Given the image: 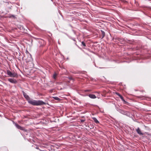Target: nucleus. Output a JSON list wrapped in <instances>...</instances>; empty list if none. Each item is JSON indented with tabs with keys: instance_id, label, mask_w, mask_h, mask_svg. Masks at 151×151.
Returning <instances> with one entry per match:
<instances>
[{
	"instance_id": "8",
	"label": "nucleus",
	"mask_w": 151,
	"mask_h": 151,
	"mask_svg": "<svg viewBox=\"0 0 151 151\" xmlns=\"http://www.w3.org/2000/svg\"><path fill=\"white\" fill-rule=\"evenodd\" d=\"M92 119L96 123L98 124L99 123V122L96 119V118L94 117H93L92 118Z\"/></svg>"
},
{
	"instance_id": "11",
	"label": "nucleus",
	"mask_w": 151,
	"mask_h": 151,
	"mask_svg": "<svg viewBox=\"0 0 151 151\" xmlns=\"http://www.w3.org/2000/svg\"><path fill=\"white\" fill-rule=\"evenodd\" d=\"M57 75V74L55 72L53 75V78L55 79H56Z\"/></svg>"
},
{
	"instance_id": "7",
	"label": "nucleus",
	"mask_w": 151,
	"mask_h": 151,
	"mask_svg": "<svg viewBox=\"0 0 151 151\" xmlns=\"http://www.w3.org/2000/svg\"><path fill=\"white\" fill-rule=\"evenodd\" d=\"M88 96L91 99H95L96 98V96L94 94H90L88 95Z\"/></svg>"
},
{
	"instance_id": "4",
	"label": "nucleus",
	"mask_w": 151,
	"mask_h": 151,
	"mask_svg": "<svg viewBox=\"0 0 151 151\" xmlns=\"http://www.w3.org/2000/svg\"><path fill=\"white\" fill-rule=\"evenodd\" d=\"M116 94L119 96V97L120 98V99H122V100L123 101L125 102V101L124 100L123 97L120 95L119 93L116 92Z\"/></svg>"
},
{
	"instance_id": "14",
	"label": "nucleus",
	"mask_w": 151,
	"mask_h": 151,
	"mask_svg": "<svg viewBox=\"0 0 151 151\" xmlns=\"http://www.w3.org/2000/svg\"><path fill=\"white\" fill-rule=\"evenodd\" d=\"M91 90H86L84 91L85 92H90Z\"/></svg>"
},
{
	"instance_id": "12",
	"label": "nucleus",
	"mask_w": 151,
	"mask_h": 151,
	"mask_svg": "<svg viewBox=\"0 0 151 151\" xmlns=\"http://www.w3.org/2000/svg\"><path fill=\"white\" fill-rule=\"evenodd\" d=\"M2 151H8V149L6 147H4L2 148Z\"/></svg>"
},
{
	"instance_id": "9",
	"label": "nucleus",
	"mask_w": 151,
	"mask_h": 151,
	"mask_svg": "<svg viewBox=\"0 0 151 151\" xmlns=\"http://www.w3.org/2000/svg\"><path fill=\"white\" fill-rule=\"evenodd\" d=\"M26 53H28V54L29 55V60H27L26 61L27 62H29V61H31V55L27 51H26Z\"/></svg>"
},
{
	"instance_id": "1",
	"label": "nucleus",
	"mask_w": 151,
	"mask_h": 151,
	"mask_svg": "<svg viewBox=\"0 0 151 151\" xmlns=\"http://www.w3.org/2000/svg\"><path fill=\"white\" fill-rule=\"evenodd\" d=\"M24 97L28 101V103L33 106H40L44 105L45 103L44 102L41 100H33L30 98L29 96L24 91H22Z\"/></svg>"
},
{
	"instance_id": "5",
	"label": "nucleus",
	"mask_w": 151,
	"mask_h": 151,
	"mask_svg": "<svg viewBox=\"0 0 151 151\" xmlns=\"http://www.w3.org/2000/svg\"><path fill=\"white\" fill-rule=\"evenodd\" d=\"M15 125L16 127L19 129L21 130H24V129L23 127L20 126L18 124L16 123L15 124Z\"/></svg>"
},
{
	"instance_id": "15",
	"label": "nucleus",
	"mask_w": 151,
	"mask_h": 151,
	"mask_svg": "<svg viewBox=\"0 0 151 151\" xmlns=\"http://www.w3.org/2000/svg\"><path fill=\"white\" fill-rule=\"evenodd\" d=\"M54 99L56 100H59V98L57 97H54Z\"/></svg>"
},
{
	"instance_id": "10",
	"label": "nucleus",
	"mask_w": 151,
	"mask_h": 151,
	"mask_svg": "<svg viewBox=\"0 0 151 151\" xmlns=\"http://www.w3.org/2000/svg\"><path fill=\"white\" fill-rule=\"evenodd\" d=\"M101 32L102 35V37L101 38L102 39L105 36V32H104V31L101 30Z\"/></svg>"
},
{
	"instance_id": "2",
	"label": "nucleus",
	"mask_w": 151,
	"mask_h": 151,
	"mask_svg": "<svg viewBox=\"0 0 151 151\" xmlns=\"http://www.w3.org/2000/svg\"><path fill=\"white\" fill-rule=\"evenodd\" d=\"M7 74L10 77H15L17 76V73H16L14 72H12L9 70H7Z\"/></svg>"
},
{
	"instance_id": "6",
	"label": "nucleus",
	"mask_w": 151,
	"mask_h": 151,
	"mask_svg": "<svg viewBox=\"0 0 151 151\" xmlns=\"http://www.w3.org/2000/svg\"><path fill=\"white\" fill-rule=\"evenodd\" d=\"M136 131L137 133L140 135H143V134L142 132L140 129L139 128H138L137 129Z\"/></svg>"
},
{
	"instance_id": "3",
	"label": "nucleus",
	"mask_w": 151,
	"mask_h": 151,
	"mask_svg": "<svg viewBox=\"0 0 151 151\" xmlns=\"http://www.w3.org/2000/svg\"><path fill=\"white\" fill-rule=\"evenodd\" d=\"M8 81L11 83H17V81L15 79L12 78H9L8 79Z\"/></svg>"
},
{
	"instance_id": "13",
	"label": "nucleus",
	"mask_w": 151,
	"mask_h": 151,
	"mask_svg": "<svg viewBox=\"0 0 151 151\" xmlns=\"http://www.w3.org/2000/svg\"><path fill=\"white\" fill-rule=\"evenodd\" d=\"M81 44L84 47H86V45L85 43L83 41L81 42Z\"/></svg>"
},
{
	"instance_id": "16",
	"label": "nucleus",
	"mask_w": 151,
	"mask_h": 151,
	"mask_svg": "<svg viewBox=\"0 0 151 151\" xmlns=\"http://www.w3.org/2000/svg\"><path fill=\"white\" fill-rule=\"evenodd\" d=\"M81 122H84L85 121V120H81Z\"/></svg>"
}]
</instances>
